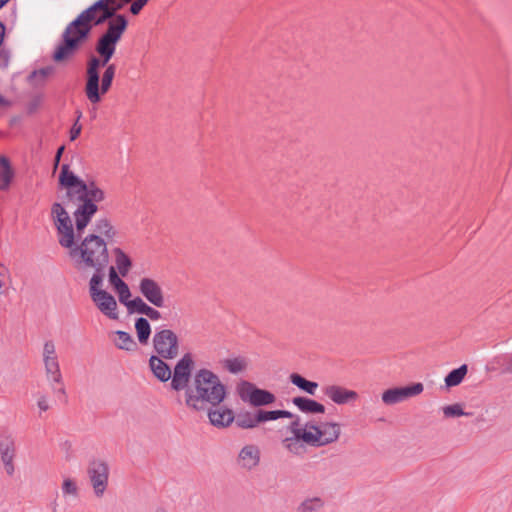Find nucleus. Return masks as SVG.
Listing matches in <instances>:
<instances>
[{
    "mask_svg": "<svg viewBox=\"0 0 512 512\" xmlns=\"http://www.w3.org/2000/svg\"><path fill=\"white\" fill-rule=\"evenodd\" d=\"M110 60L106 59L105 57H96L92 56L88 62L86 67V74H85V83H88V88H91L92 82L95 84V88L97 87V80L99 75V68L104 67L106 68L107 65H109Z\"/></svg>",
    "mask_w": 512,
    "mask_h": 512,
    "instance_id": "19",
    "label": "nucleus"
},
{
    "mask_svg": "<svg viewBox=\"0 0 512 512\" xmlns=\"http://www.w3.org/2000/svg\"><path fill=\"white\" fill-rule=\"evenodd\" d=\"M6 104V100L0 95V106Z\"/></svg>",
    "mask_w": 512,
    "mask_h": 512,
    "instance_id": "56",
    "label": "nucleus"
},
{
    "mask_svg": "<svg viewBox=\"0 0 512 512\" xmlns=\"http://www.w3.org/2000/svg\"><path fill=\"white\" fill-rule=\"evenodd\" d=\"M89 477L96 496H102L108 483L109 468L103 460H93L89 466Z\"/></svg>",
    "mask_w": 512,
    "mask_h": 512,
    "instance_id": "14",
    "label": "nucleus"
},
{
    "mask_svg": "<svg viewBox=\"0 0 512 512\" xmlns=\"http://www.w3.org/2000/svg\"><path fill=\"white\" fill-rule=\"evenodd\" d=\"M120 276L114 266L109 267V282L115 289L125 283Z\"/></svg>",
    "mask_w": 512,
    "mask_h": 512,
    "instance_id": "43",
    "label": "nucleus"
},
{
    "mask_svg": "<svg viewBox=\"0 0 512 512\" xmlns=\"http://www.w3.org/2000/svg\"><path fill=\"white\" fill-rule=\"evenodd\" d=\"M14 177V171L11 168L7 157H0V190L5 191L9 188Z\"/></svg>",
    "mask_w": 512,
    "mask_h": 512,
    "instance_id": "23",
    "label": "nucleus"
},
{
    "mask_svg": "<svg viewBox=\"0 0 512 512\" xmlns=\"http://www.w3.org/2000/svg\"><path fill=\"white\" fill-rule=\"evenodd\" d=\"M237 427L241 429H252L259 425V419H257V411L255 413L245 411L240 412L235 416L234 419Z\"/></svg>",
    "mask_w": 512,
    "mask_h": 512,
    "instance_id": "26",
    "label": "nucleus"
},
{
    "mask_svg": "<svg viewBox=\"0 0 512 512\" xmlns=\"http://www.w3.org/2000/svg\"><path fill=\"white\" fill-rule=\"evenodd\" d=\"M323 393L337 405H346L355 402L359 397L356 391L335 384L325 386Z\"/></svg>",
    "mask_w": 512,
    "mask_h": 512,
    "instance_id": "15",
    "label": "nucleus"
},
{
    "mask_svg": "<svg viewBox=\"0 0 512 512\" xmlns=\"http://www.w3.org/2000/svg\"><path fill=\"white\" fill-rule=\"evenodd\" d=\"M6 271L7 270H1L0 269V294L4 293V291L2 289L6 287V283L3 280V277H4L5 273H6Z\"/></svg>",
    "mask_w": 512,
    "mask_h": 512,
    "instance_id": "53",
    "label": "nucleus"
},
{
    "mask_svg": "<svg viewBox=\"0 0 512 512\" xmlns=\"http://www.w3.org/2000/svg\"><path fill=\"white\" fill-rule=\"evenodd\" d=\"M238 464L246 470H252L259 465L260 450L256 445H245L238 454Z\"/></svg>",
    "mask_w": 512,
    "mask_h": 512,
    "instance_id": "17",
    "label": "nucleus"
},
{
    "mask_svg": "<svg viewBox=\"0 0 512 512\" xmlns=\"http://www.w3.org/2000/svg\"><path fill=\"white\" fill-rule=\"evenodd\" d=\"M153 348L156 355L172 360L179 355V338L174 331L168 328L156 330L152 338Z\"/></svg>",
    "mask_w": 512,
    "mask_h": 512,
    "instance_id": "7",
    "label": "nucleus"
},
{
    "mask_svg": "<svg viewBox=\"0 0 512 512\" xmlns=\"http://www.w3.org/2000/svg\"><path fill=\"white\" fill-rule=\"evenodd\" d=\"M68 256L79 268H107L109 264V253L105 240L91 233L76 242L68 249Z\"/></svg>",
    "mask_w": 512,
    "mask_h": 512,
    "instance_id": "4",
    "label": "nucleus"
},
{
    "mask_svg": "<svg viewBox=\"0 0 512 512\" xmlns=\"http://www.w3.org/2000/svg\"><path fill=\"white\" fill-rule=\"evenodd\" d=\"M467 365L463 364L460 367L452 370L445 377V384L447 387H454L459 385L467 374Z\"/></svg>",
    "mask_w": 512,
    "mask_h": 512,
    "instance_id": "31",
    "label": "nucleus"
},
{
    "mask_svg": "<svg viewBox=\"0 0 512 512\" xmlns=\"http://www.w3.org/2000/svg\"><path fill=\"white\" fill-rule=\"evenodd\" d=\"M222 363L223 367L232 374L242 372L247 366L246 360L242 357L225 359Z\"/></svg>",
    "mask_w": 512,
    "mask_h": 512,
    "instance_id": "35",
    "label": "nucleus"
},
{
    "mask_svg": "<svg viewBox=\"0 0 512 512\" xmlns=\"http://www.w3.org/2000/svg\"><path fill=\"white\" fill-rule=\"evenodd\" d=\"M251 396L252 400L250 404L255 407L265 406L275 402L274 394L264 389L256 388L253 390Z\"/></svg>",
    "mask_w": 512,
    "mask_h": 512,
    "instance_id": "28",
    "label": "nucleus"
},
{
    "mask_svg": "<svg viewBox=\"0 0 512 512\" xmlns=\"http://www.w3.org/2000/svg\"><path fill=\"white\" fill-rule=\"evenodd\" d=\"M499 363L503 367L504 372L512 373V352L502 355L500 357Z\"/></svg>",
    "mask_w": 512,
    "mask_h": 512,
    "instance_id": "47",
    "label": "nucleus"
},
{
    "mask_svg": "<svg viewBox=\"0 0 512 512\" xmlns=\"http://www.w3.org/2000/svg\"><path fill=\"white\" fill-rule=\"evenodd\" d=\"M165 360L159 355H152L149 358V368L153 375L161 382H167L172 376V371Z\"/></svg>",
    "mask_w": 512,
    "mask_h": 512,
    "instance_id": "20",
    "label": "nucleus"
},
{
    "mask_svg": "<svg viewBox=\"0 0 512 512\" xmlns=\"http://www.w3.org/2000/svg\"><path fill=\"white\" fill-rule=\"evenodd\" d=\"M155 512H167L164 508H157Z\"/></svg>",
    "mask_w": 512,
    "mask_h": 512,
    "instance_id": "58",
    "label": "nucleus"
},
{
    "mask_svg": "<svg viewBox=\"0 0 512 512\" xmlns=\"http://www.w3.org/2000/svg\"><path fill=\"white\" fill-rule=\"evenodd\" d=\"M9 0H0V9L5 6Z\"/></svg>",
    "mask_w": 512,
    "mask_h": 512,
    "instance_id": "55",
    "label": "nucleus"
},
{
    "mask_svg": "<svg viewBox=\"0 0 512 512\" xmlns=\"http://www.w3.org/2000/svg\"><path fill=\"white\" fill-rule=\"evenodd\" d=\"M324 506V501L320 497H310L304 499L297 507V512H316Z\"/></svg>",
    "mask_w": 512,
    "mask_h": 512,
    "instance_id": "32",
    "label": "nucleus"
},
{
    "mask_svg": "<svg viewBox=\"0 0 512 512\" xmlns=\"http://www.w3.org/2000/svg\"><path fill=\"white\" fill-rule=\"evenodd\" d=\"M294 414L287 410H257V419H259V424L268 421H275L280 418H292Z\"/></svg>",
    "mask_w": 512,
    "mask_h": 512,
    "instance_id": "27",
    "label": "nucleus"
},
{
    "mask_svg": "<svg viewBox=\"0 0 512 512\" xmlns=\"http://www.w3.org/2000/svg\"><path fill=\"white\" fill-rule=\"evenodd\" d=\"M292 403L303 413L323 414L326 410L323 404L306 397H294Z\"/></svg>",
    "mask_w": 512,
    "mask_h": 512,
    "instance_id": "21",
    "label": "nucleus"
},
{
    "mask_svg": "<svg viewBox=\"0 0 512 512\" xmlns=\"http://www.w3.org/2000/svg\"><path fill=\"white\" fill-rule=\"evenodd\" d=\"M61 490L64 496H78V487L74 480L70 478H65L63 480Z\"/></svg>",
    "mask_w": 512,
    "mask_h": 512,
    "instance_id": "42",
    "label": "nucleus"
},
{
    "mask_svg": "<svg viewBox=\"0 0 512 512\" xmlns=\"http://www.w3.org/2000/svg\"><path fill=\"white\" fill-rule=\"evenodd\" d=\"M125 3L131 2L132 0H123ZM103 3L100 10L107 20H113L118 14L117 10L122 8V4H115V0H100Z\"/></svg>",
    "mask_w": 512,
    "mask_h": 512,
    "instance_id": "33",
    "label": "nucleus"
},
{
    "mask_svg": "<svg viewBox=\"0 0 512 512\" xmlns=\"http://www.w3.org/2000/svg\"><path fill=\"white\" fill-rule=\"evenodd\" d=\"M76 113H77L76 121L74 122V124L72 125V127L70 129V140L71 141L76 140L78 138V136L80 135L81 130H82V126L79 124V120L82 117V112L81 111H77Z\"/></svg>",
    "mask_w": 512,
    "mask_h": 512,
    "instance_id": "45",
    "label": "nucleus"
},
{
    "mask_svg": "<svg viewBox=\"0 0 512 512\" xmlns=\"http://www.w3.org/2000/svg\"><path fill=\"white\" fill-rule=\"evenodd\" d=\"M208 418L213 426L225 428L233 423L235 415L233 411L227 407L215 406L208 410Z\"/></svg>",
    "mask_w": 512,
    "mask_h": 512,
    "instance_id": "18",
    "label": "nucleus"
},
{
    "mask_svg": "<svg viewBox=\"0 0 512 512\" xmlns=\"http://www.w3.org/2000/svg\"><path fill=\"white\" fill-rule=\"evenodd\" d=\"M135 329L139 342L141 344H147L151 335V326L149 321L144 317L136 319Z\"/></svg>",
    "mask_w": 512,
    "mask_h": 512,
    "instance_id": "29",
    "label": "nucleus"
},
{
    "mask_svg": "<svg viewBox=\"0 0 512 512\" xmlns=\"http://www.w3.org/2000/svg\"><path fill=\"white\" fill-rule=\"evenodd\" d=\"M422 383H414L405 387H395L385 390L382 393V402L386 405L401 403L411 397L417 396L423 392Z\"/></svg>",
    "mask_w": 512,
    "mask_h": 512,
    "instance_id": "12",
    "label": "nucleus"
},
{
    "mask_svg": "<svg viewBox=\"0 0 512 512\" xmlns=\"http://www.w3.org/2000/svg\"><path fill=\"white\" fill-rule=\"evenodd\" d=\"M53 71L54 68L52 66H46L32 71L28 79L30 82H33L35 85H37L43 83L45 79L53 73Z\"/></svg>",
    "mask_w": 512,
    "mask_h": 512,
    "instance_id": "38",
    "label": "nucleus"
},
{
    "mask_svg": "<svg viewBox=\"0 0 512 512\" xmlns=\"http://www.w3.org/2000/svg\"><path fill=\"white\" fill-rule=\"evenodd\" d=\"M103 5L100 0L82 11L71 21L62 33V42L56 47L52 58L55 62H62L72 58L88 39L97 13Z\"/></svg>",
    "mask_w": 512,
    "mask_h": 512,
    "instance_id": "3",
    "label": "nucleus"
},
{
    "mask_svg": "<svg viewBox=\"0 0 512 512\" xmlns=\"http://www.w3.org/2000/svg\"><path fill=\"white\" fill-rule=\"evenodd\" d=\"M91 297L97 308L110 319H117V302L115 298L107 291H101Z\"/></svg>",
    "mask_w": 512,
    "mask_h": 512,
    "instance_id": "16",
    "label": "nucleus"
},
{
    "mask_svg": "<svg viewBox=\"0 0 512 512\" xmlns=\"http://www.w3.org/2000/svg\"><path fill=\"white\" fill-rule=\"evenodd\" d=\"M113 253L115 255V268L122 277H126L132 267V261L130 257L121 248L118 247L113 249Z\"/></svg>",
    "mask_w": 512,
    "mask_h": 512,
    "instance_id": "24",
    "label": "nucleus"
},
{
    "mask_svg": "<svg viewBox=\"0 0 512 512\" xmlns=\"http://www.w3.org/2000/svg\"><path fill=\"white\" fill-rule=\"evenodd\" d=\"M150 305H148L141 297H135L126 303V307L130 313L137 312L145 314Z\"/></svg>",
    "mask_w": 512,
    "mask_h": 512,
    "instance_id": "40",
    "label": "nucleus"
},
{
    "mask_svg": "<svg viewBox=\"0 0 512 512\" xmlns=\"http://www.w3.org/2000/svg\"><path fill=\"white\" fill-rule=\"evenodd\" d=\"M107 19L105 18V16L102 14V10H99V12L97 13V16H96V20L95 22L93 23V26H98L100 24H103L104 22H106Z\"/></svg>",
    "mask_w": 512,
    "mask_h": 512,
    "instance_id": "52",
    "label": "nucleus"
},
{
    "mask_svg": "<svg viewBox=\"0 0 512 512\" xmlns=\"http://www.w3.org/2000/svg\"><path fill=\"white\" fill-rule=\"evenodd\" d=\"M10 58V51L8 49L2 48L0 50V69H5L8 67Z\"/></svg>",
    "mask_w": 512,
    "mask_h": 512,
    "instance_id": "49",
    "label": "nucleus"
},
{
    "mask_svg": "<svg viewBox=\"0 0 512 512\" xmlns=\"http://www.w3.org/2000/svg\"><path fill=\"white\" fill-rule=\"evenodd\" d=\"M118 339L115 342L117 348L126 351H134L137 348V344L132 336L125 331H116Z\"/></svg>",
    "mask_w": 512,
    "mask_h": 512,
    "instance_id": "30",
    "label": "nucleus"
},
{
    "mask_svg": "<svg viewBox=\"0 0 512 512\" xmlns=\"http://www.w3.org/2000/svg\"><path fill=\"white\" fill-rule=\"evenodd\" d=\"M95 232L104 235L108 239L113 238L116 234L110 220L106 217L99 218L98 220H96Z\"/></svg>",
    "mask_w": 512,
    "mask_h": 512,
    "instance_id": "36",
    "label": "nucleus"
},
{
    "mask_svg": "<svg viewBox=\"0 0 512 512\" xmlns=\"http://www.w3.org/2000/svg\"><path fill=\"white\" fill-rule=\"evenodd\" d=\"M306 427L312 430L310 446L321 447L336 442L341 434L340 424L337 422H306Z\"/></svg>",
    "mask_w": 512,
    "mask_h": 512,
    "instance_id": "6",
    "label": "nucleus"
},
{
    "mask_svg": "<svg viewBox=\"0 0 512 512\" xmlns=\"http://www.w3.org/2000/svg\"><path fill=\"white\" fill-rule=\"evenodd\" d=\"M115 74L116 65L111 63L106 66L101 78L100 74L98 75L96 90L94 82H92L90 89L88 88V83H85V95L91 104H98L102 100V96L110 90Z\"/></svg>",
    "mask_w": 512,
    "mask_h": 512,
    "instance_id": "8",
    "label": "nucleus"
},
{
    "mask_svg": "<svg viewBox=\"0 0 512 512\" xmlns=\"http://www.w3.org/2000/svg\"><path fill=\"white\" fill-rule=\"evenodd\" d=\"M149 0H134L130 5L129 11L133 15H138Z\"/></svg>",
    "mask_w": 512,
    "mask_h": 512,
    "instance_id": "48",
    "label": "nucleus"
},
{
    "mask_svg": "<svg viewBox=\"0 0 512 512\" xmlns=\"http://www.w3.org/2000/svg\"><path fill=\"white\" fill-rule=\"evenodd\" d=\"M194 360L191 353H185L176 363L171 376V388L175 391L185 390L190 386Z\"/></svg>",
    "mask_w": 512,
    "mask_h": 512,
    "instance_id": "9",
    "label": "nucleus"
},
{
    "mask_svg": "<svg viewBox=\"0 0 512 512\" xmlns=\"http://www.w3.org/2000/svg\"><path fill=\"white\" fill-rule=\"evenodd\" d=\"M144 315H146L152 321H158L162 318L161 312L152 306H149Z\"/></svg>",
    "mask_w": 512,
    "mask_h": 512,
    "instance_id": "51",
    "label": "nucleus"
},
{
    "mask_svg": "<svg viewBox=\"0 0 512 512\" xmlns=\"http://www.w3.org/2000/svg\"><path fill=\"white\" fill-rule=\"evenodd\" d=\"M45 375L50 383L51 389L55 394L66 395V390L63 384V377L60 370L58 356H49L42 358Z\"/></svg>",
    "mask_w": 512,
    "mask_h": 512,
    "instance_id": "13",
    "label": "nucleus"
},
{
    "mask_svg": "<svg viewBox=\"0 0 512 512\" xmlns=\"http://www.w3.org/2000/svg\"><path fill=\"white\" fill-rule=\"evenodd\" d=\"M138 290L140 294L154 307L165 306V296L161 284L151 278L143 277L139 280Z\"/></svg>",
    "mask_w": 512,
    "mask_h": 512,
    "instance_id": "11",
    "label": "nucleus"
},
{
    "mask_svg": "<svg viewBox=\"0 0 512 512\" xmlns=\"http://www.w3.org/2000/svg\"><path fill=\"white\" fill-rule=\"evenodd\" d=\"M59 184L66 188L68 200L78 204L73 213L75 228L70 215L60 203L56 202L51 207L58 242L61 247L68 250L76 242V237L81 238L84 229L98 211L97 203L104 201L106 195L95 181L86 182L75 175L68 164L61 167Z\"/></svg>",
    "mask_w": 512,
    "mask_h": 512,
    "instance_id": "1",
    "label": "nucleus"
},
{
    "mask_svg": "<svg viewBox=\"0 0 512 512\" xmlns=\"http://www.w3.org/2000/svg\"><path fill=\"white\" fill-rule=\"evenodd\" d=\"M56 353V346L53 340H46L43 344V350H42V358L49 357V356H55Z\"/></svg>",
    "mask_w": 512,
    "mask_h": 512,
    "instance_id": "46",
    "label": "nucleus"
},
{
    "mask_svg": "<svg viewBox=\"0 0 512 512\" xmlns=\"http://www.w3.org/2000/svg\"><path fill=\"white\" fill-rule=\"evenodd\" d=\"M37 407L41 412H45L50 408L49 400L46 394H38Z\"/></svg>",
    "mask_w": 512,
    "mask_h": 512,
    "instance_id": "50",
    "label": "nucleus"
},
{
    "mask_svg": "<svg viewBox=\"0 0 512 512\" xmlns=\"http://www.w3.org/2000/svg\"><path fill=\"white\" fill-rule=\"evenodd\" d=\"M127 24L128 22L124 15H117L108 22L107 30L99 37L95 47L100 57L111 60L116 51V45L127 28Z\"/></svg>",
    "mask_w": 512,
    "mask_h": 512,
    "instance_id": "5",
    "label": "nucleus"
},
{
    "mask_svg": "<svg viewBox=\"0 0 512 512\" xmlns=\"http://www.w3.org/2000/svg\"><path fill=\"white\" fill-rule=\"evenodd\" d=\"M17 456V441L11 433L0 435V459L5 473L13 476L15 473V459Z\"/></svg>",
    "mask_w": 512,
    "mask_h": 512,
    "instance_id": "10",
    "label": "nucleus"
},
{
    "mask_svg": "<svg viewBox=\"0 0 512 512\" xmlns=\"http://www.w3.org/2000/svg\"><path fill=\"white\" fill-rule=\"evenodd\" d=\"M302 438L297 437H286L282 440L283 447L292 454H301L304 447L301 444Z\"/></svg>",
    "mask_w": 512,
    "mask_h": 512,
    "instance_id": "37",
    "label": "nucleus"
},
{
    "mask_svg": "<svg viewBox=\"0 0 512 512\" xmlns=\"http://www.w3.org/2000/svg\"><path fill=\"white\" fill-rule=\"evenodd\" d=\"M293 421L289 424L288 429L293 434V437L302 438V442L310 445L312 439V430L301 426L300 417L294 414Z\"/></svg>",
    "mask_w": 512,
    "mask_h": 512,
    "instance_id": "22",
    "label": "nucleus"
},
{
    "mask_svg": "<svg viewBox=\"0 0 512 512\" xmlns=\"http://www.w3.org/2000/svg\"><path fill=\"white\" fill-rule=\"evenodd\" d=\"M227 390L218 375L202 368L195 372L190 386L185 391V404L195 411H202L207 405L219 406L226 398Z\"/></svg>",
    "mask_w": 512,
    "mask_h": 512,
    "instance_id": "2",
    "label": "nucleus"
},
{
    "mask_svg": "<svg viewBox=\"0 0 512 512\" xmlns=\"http://www.w3.org/2000/svg\"><path fill=\"white\" fill-rule=\"evenodd\" d=\"M290 382L298 387L300 390L308 393L309 395H315L316 390L318 388V383L314 381L307 380L302 377L300 374L292 373L289 376Z\"/></svg>",
    "mask_w": 512,
    "mask_h": 512,
    "instance_id": "25",
    "label": "nucleus"
},
{
    "mask_svg": "<svg viewBox=\"0 0 512 512\" xmlns=\"http://www.w3.org/2000/svg\"><path fill=\"white\" fill-rule=\"evenodd\" d=\"M64 151V146H61L58 148L57 152H56V155H55V168L58 166L59 162H60V158H61V155Z\"/></svg>",
    "mask_w": 512,
    "mask_h": 512,
    "instance_id": "54",
    "label": "nucleus"
},
{
    "mask_svg": "<svg viewBox=\"0 0 512 512\" xmlns=\"http://www.w3.org/2000/svg\"><path fill=\"white\" fill-rule=\"evenodd\" d=\"M1 270H7L3 265H0Z\"/></svg>",
    "mask_w": 512,
    "mask_h": 512,
    "instance_id": "59",
    "label": "nucleus"
},
{
    "mask_svg": "<svg viewBox=\"0 0 512 512\" xmlns=\"http://www.w3.org/2000/svg\"><path fill=\"white\" fill-rule=\"evenodd\" d=\"M56 509H57V502L55 501V502H53V504H52V510H53V512H56Z\"/></svg>",
    "mask_w": 512,
    "mask_h": 512,
    "instance_id": "57",
    "label": "nucleus"
},
{
    "mask_svg": "<svg viewBox=\"0 0 512 512\" xmlns=\"http://www.w3.org/2000/svg\"><path fill=\"white\" fill-rule=\"evenodd\" d=\"M92 269L94 270V273L89 282V292H90L91 297L95 296L94 294H96L97 292L103 291L99 287L103 284L104 272H105L106 268H101V269L92 268Z\"/></svg>",
    "mask_w": 512,
    "mask_h": 512,
    "instance_id": "34",
    "label": "nucleus"
},
{
    "mask_svg": "<svg viewBox=\"0 0 512 512\" xmlns=\"http://www.w3.org/2000/svg\"><path fill=\"white\" fill-rule=\"evenodd\" d=\"M119 296V301L126 306V303H128L130 300L131 292L126 283L120 285L118 288L115 289Z\"/></svg>",
    "mask_w": 512,
    "mask_h": 512,
    "instance_id": "44",
    "label": "nucleus"
},
{
    "mask_svg": "<svg viewBox=\"0 0 512 512\" xmlns=\"http://www.w3.org/2000/svg\"><path fill=\"white\" fill-rule=\"evenodd\" d=\"M256 388L254 384L248 381H242L237 387V392L242 401L250 403L252 400V392Z\"/></svg>",
    "mask_w": 512,
    "mask_h": 512,
    "instance_id": "39",
    "label": "nucleus"
},
{
    "mask_svg": "<svg viewBox=\"0 0 512 512\" xmlns=\"http://www.w3.org/2000/svg\"><path fill=\"white\" fill-rule=\"evenodd\" d=\"M445 417L470 416L471 413L465 412L460 404H453L443 407Z\"/></svg>",
    "mask_w": 512,
    "mask_h": 512,
    "instance_id": "41",
    "label": "nucleus"
}]
</instances>
